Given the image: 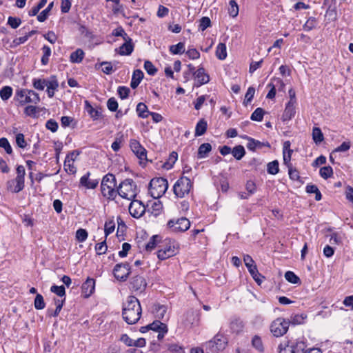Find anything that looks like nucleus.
<instances>
[{"label": "nucleus", "instance_id": "nucleus-1", "mask_svg": "<svg viewBox=\"0 0 353 353\" xmlns=\"http://www.w3.org/2000/svg\"><path fill=\"white\" fill-rule=\"evenodd\" d=\"M123 318L128 324H134L141 315V307L137 298L134 296L128 297L123 306Z\"/></svg>", "mask_w": 353, "mask_h": 353}, {"label": "nucleus", "instance_id": "nucleus-2", "mask_svg": "<svg viewBox=\"0 0 353 353\" xmlns=\"http://www.w3.org/2000/svg\"><path fill=\"white\" fill-rule=\"evenodd\" d=\"M117 179L114 174L108 173L103 176L101 183V192L103 197L114 200L117 197Z\"/></svg>", "mask_w": 353, "mask_h": 353}, {"label": "nucleus", "instance_id": "nucleus-3", "mask_svg": "<svg viewBox=\"0 0 353 353\" xmlns=\"http://www.w3.org/2000/svg\"><path fill=\"white\" fill-rule=\"evenodd\" d=\"M138 192L137 185L132 179H125L117 187V195L128 200L135 199Z\"/></svg>", "mask_w": 353, "mask_h": 353}, {"label": "nucleus", "instance_id": "nucleus-4", "mask_svg": "<svg viewBox=\"0 0 353 353\" xmlns=\"http://www.w3.org/2000/svg\"><path fill=\"white\" fill-rule=\"evenodd\" d=\"M14 99L17 101L18 106H23L26 103L37 104L41 99L38 93L32 90L18 89L16 91Z\"/></svg>", "mask_w": 353, "mask_h": 353}, {"label": "nucleus", "instance_id": "nucleus-5", "mask_svg": "<svg viewBox=\"0 0 353 353\" xmlns=\"http://www.w3.org/2000/svg\"><path fill=\"white\" fill-rule=\"evenodd\" d=\"M168 188L166 179L158 177L152 179L149 183V194L154 199L161 197Z\"/></svg>", "mask_w": 353, "mask_h": 353}, {"label": "nucleus", "instance_id": "nucleus-6", "mask_svg": "<svg viewBox=\"0 0 353 353\" xmlns=\"http://www.w3.org/2000/svg\"><path fill=\"white\" fill-rule=\"evenodd\" d=\"M192 188V183L187 176L180 177L173 186L174 194L179 198H183L188 195Z\"/></svg>", "mask_w": 353, "mask_h": 353}, {"label": "nucleus", "instance_id": "nucleus-7", "mask_svg": "<svg viewBox=\"0 0 353 353\" xmlns=\"http://www.w3.org/2000/svg\"><path fill=\"white\" fill-rule=\"evenodd\" d=\"M228 344V341L225 336L220 333H218L214 337L205 343L206 349L210 350L212 353H219L223 351Z\"/></svg>", "mask_w": 353, "mask_h": 353}, {"label": "nucleus", "instance_id": "nucleus-8", "mask_svg": "<svg viewBox=\"0 0 353 353\" xmlns=\"http://www.w3.org/2000/svg\"><path fill=\"white\" fill-rule=\"evenodd\" d=\"M290 322L288 319L279 317L273 321L270 325V331L275 337H281L288 332Z\"/></svg>", "mask_w": 353, "mask_h": 353}, {"label": "nucleus", "instance_id": "nucleus-9", "mask_svg": "<svg viewBox=\"0 0 353 353\" xmlns=\"http://www.w3.org/2000/svg\"><path fill=\"white\" fill-rule=\"evenodd\" d=\"M167 225L172 232H185L190 228V222L187 218L181 217L176 220H170Z\"/></svg>", "mask_w": 353, "mask_h": 353}, {"label": "nucleus", "instance_id": "nucleus-10", "mask_svg": "<svg viewBox=\"0 0 353 353\" xmlns=\"http://www.w3.org/2000/svg\"><path fill=\"white\" fill-rule=\"evenodd\" d=\"M183 324L186 327H196L199 325L200 312L199 311L190 310L184 314L182 319Z\"/></svg>", "mask_w": 353, "mask_h": 353}, {"label": "nucleus", "instance_id": "nucleus-11", "mask_svg": "<svg viewBox=\"0 0 353 353\" xmlns=\"http://www.w3.org/2000/svg\"><path fill=\"white\" fill-rule=\"evenodd\" d=\"M130 273V266L128 263H118L113 269L114 277L120 281H126Z\"/></svg>", "mask_w": 353, "mask_h": 353}, {"label": "nucleus", "instance_id": "nucleus-12", "mask_svg": "<svg viewBox=\"0 0 353 353\" xmlns=\"http://www.w3.org/2000/svg\"><path fill=\"white\" fill-rule=\"evenodd\" d=\"M176 252L177 248L174 242L169 241L168 243H165V245L158 250L157 257L159 259L163 261L176 255Z\"/></svg>", "mask_w": 353, "mask_h": 353}, {"label": "nucleus", "instance_id": "nucleus-13", "mask_svg": "<svg viewBox=\"0 0 353 353\" xmlns=\"http://www.w3.org/2000/svg\"><path fill=\"white\" fill-rule=\"evenodd\" d=\"M130 201L131 203H130L128 208L130 215L136 219L141 217L145 211V205L139 200L134 199Z\"/></svg>", "mask_w": 353, "mask_h": 353}, {"label": "nucleus", "instance_id": "nucleus-14", "mask_svg": "<svg viewBox=\"0 0 353 353\" xmlns=\"http://www.w3.org/2000/svg\"><path fill=\"white\" fill-rule=\"evenodd\" d=\"M130 147L132 152L141 161L147 159V151L138 141L136 139H131L130 142Z\"/></svg>", "mask_w": 353, "mask_h": 353}, {"label": "nucleus", "instance_id": "nucleus-15", "mask_svg": "<svg viewBox=\"0 0 353 353\" xmlns=\"http://www.w3.org/2000/svg\"><path fill=\"white\" fill-rule=\"evenodd\" d=\"M147 285L145 279L139 275L134 276L130 282L131 289L137 294L142 293L145 291Z\"/></svg>", "mask_w": 353, "mask_h": 353}, {"label": "nucleus", "instance_id": "nucleus-16", "mask_svg": "<svg viewBox=\"0 0 353 353\" xmlns=\"http://www.w3.org/2000/svg\"><path fill=\"white\" fill-rule=\"evenodd\" d=\"M195 79L194 86L200 87L202 85L206 84L210 81L209 75L205 73V69L203 67L199 68L193 73Z\"/></svg>", "mask_w": 353, "mask_h": 353}, {"label": "nucleus", "instance_id": "nucleus-17", "mask_svg": "<svg viewBox=\"0 0 353 353\" xmlns=\"http://www.w3.org/2000/svg\"><path fill=\"white\" fill-rule=\"evenodd\" d=\"M90 175L91 173L90 172H87L83 175L79 180V186L86 189H95L99 185V180L97 179H90Z\"/></svg>", "mask_w": 353, "mask_h": 353}, {"label": "nucleus", "instance_id": "nucleus-18", "mask_svg": "<svg viewBox=\"0 0 353 353\" xmlns=\"http://www.w3.org/2000/svg\"><path fill=\"white\" fill-rule=\"evenodd\" d=\"M95 290V280L88 277L81 287L82 294L85 298L90 296Z\"/></svg>", "mask_w": 353, "mask_h": 353}, {"label": "nucleus", "instance_id": "nucleus-19", "mask_svg": "<svg viewBox=\"0 0 353 353\" xmlns=\"http://www.w3.org/2000/svg\"><path fill=\"white\" fill-rule=\"evenodd\" d=\"M7 189L13 193H18L21 192L25 187V180L22 179L20 181L15 179L8 181L7 183Z\"/></svg>", "mask_w": 353, "mask_h": 353}, {"label": "nucleus", "instance_id": "nucleus-20", "mask_svg": "<svg viewBox=\"0 0 353 353\" xmlns=\"http://www.w3.org/2000/svg\"><path fill=\"white\" fill-rule=\"evenodd\" d=\"M290 145L291 143L290 141H285L283 145V163L286 166L292 165L291 163V157L293 153V150L290 148Z\"/></svg>", "mask_w": 353, "mask_h": 353}, {"label": "nucleus", "instance_id": "nucleus-21", "mask_svg": "<svg viewBox=\"0 0 353 353\" xmlns=\"http://www.w3.org/2000/svg\"><path fill=\"white\" fill-rule=\"evenodd\" d=\"M296 104L292 103H288L285 105L284 112L282 115V120L288 121L291 120L296 113Z\"/></svg>", "mask_w": 353, "mask_h": 353}, {"label": "nucleus", "instance_id": "nucleus-22", "mask_svg": "<svg viewBox=\"0 0 353 353\" xmlns=\"http://www.w3.org/2000/svg\"><path fill=\"white\" fill-rule=\"evenodd\" d=\"M247 139L248 140L247 148L249 150L255 151L257 148H261L263 147L270 148V144L268 141L261 142L251 137H248Z\"/></svg>", "mask_w": 353, "mask_h": 353}, {"label": "nucleus", "instance_id": "nucleus-23", "mask_svg": "<svg viewBox=\"0 0 353 353\" xmlns=\"http://www.w3.org/2000/svg\"><path fill=\"white\" fill-rule=\"evenodd\" d=\"M59 87V82L55 76H51L49 78L48 83L46 86V92L49 98H52L54 95L55 91Z\"/></svg>", "mask_w": 353, "mask_h": 353}, {"label": "nucleus", "instance_id": "nucleus-24", "mask_svg": "<svg viewBox=\"0 0 353 353\" xmlns=\"http://www.w3.org/2000/svg\"><path fill=\"white\" fill-rule=\"evenodd\" d=\"M125 41V42L119 48V54L122 56L130 55L134 50V45L132 43V39L130 37H128Z\"/></svg>", "mask_w": 353, "mask_h": 353}, {"label": "nucleus", "instance_id": "nucleus-25", "mask_svg": "<svg viewBox=\"0 0 353 353\" xmlns=\"http://www.w3.org/2000/svg\"><path fill=\"white\" fill-rule=\"evenodd\" d=\"M243 327L244 323L240 319L234 318L230 321V330L232 333L239 334L243 331Z\"/></svg>", "mask_w": 353, "mask_h": 353}, {"label": "nucleus", "instance_id": "nucleus-26", "mask_svg": "<svg viewBox=\"0 0 353 353\" xmlns=\"http://www.w3.org/2000/svg\"><path fill=\"white\" fill-rule=\"evenodd\" d=\"M144 77L143 72L139 70H134L132 74L130 86L132 89H135L138 87L141 81H142Z\"/></svg>", "mask_w": 353, "mask_h": 353}, {"label": "nucleus", "instance_id": "nucleus-27", "mask_svg": "<svg viewBox=\"0 0 353 353\" xmlns=\"http://www.w3.org/2000/svg\"><path fill=\"white\" fill-rule=\"evenodd\" d=\"M208 128V123L204 119H200L195 127L194 136L200 137L204 134Z\"/></svg>", "mask_w": 353, "mask_h": 353}, {"label": "nucleus", "instance_id": "nucleus-28", "mask_svg": "<svg viewBox=\"0 0 353 353\" xmlns=\"http://www.w3.org/2000/svg\"><path fill=\"white\" fill-rule=\"evenodd\" d=\"M168 307L165 305L155 304L153 307V313L159 319H163L167 314Z\"/></svg>", "mask_w": 353, "mask_h": 353}, {"label": "nucleus", "instance_id": "nucleus-29", "mask_svg": "<svg viewBox=\"0 0 353 353\" xmlns=\"http://www.w3.org/2000/svg\"><path fill=\"white\" fill-rule=\"evenodd\" d=\"M306 319H307V315L304 313L295 314H292L290 316V319H288V321L290 322V324H292L293 325H296L303 324L305 322V320Z\"/></svg>", "mask_w": 353, "mask_h": 353}, {"label": "nucleus", "instance_id": "nucleus-30", "mask_svg": "<svg viewBox=\"0 0 353 353\" xmlns=\"http://www.w3.org/2000/svg\"><path fill=\"white\" fill-rule=\"evenodd\" d=\"M212 150V145L208 143L201 144L198 149L197 157L203 159L208 157V153Z\"/></svg>", "mask_w": 353, "mask_h": 353}, {"label": "nucleus", "instance_id": "nucleus-31", "mask_svg": "<svg viewBox=\"0 0 353 353\" xmlns=\"http://www.w3.org/2000/svg\"><path fill=\"white\" fill-rule=\"evenodd\" d=\"M136 111L138 117L142 119H146L150 115V112L148 110L147 105L142 102L137 104Z\"/></svg>", "mask_w": 353, "mask_h": 353}, {"label": "nucleus", "instance_id": "nucleus-32", "mask_svg": "<svg viewBox=\"0 0 353 353\" xmlns=\"http://www.w3.org/2000/svg\"><path fill=\"white\" fill-rule=\"evenodd\" d=\"M84 56L85 53L83 50L78 48L70 54V61L72 63H79L83 61Z\"/></svg>", "mask_w": 353, "mask_h": 353}, {"label": "nucleus", "instance_id": "nucleus-33", "mask_svg": "<svg viewBox=\"0 0 353 353\" xmlns=\"http://www.w3.org/2000/svg\"><path fill=\"white\" fill-rule=\"evenodd\" d=\"M216 56L219 60H224L227 57L226 45L224 43H219L216 46Z\"/></svg>", "mask_w": 353, "mask_h": 353}, {"label": "nucleus", "instance_id": "nucleus-34", "mask_svg": "<svg viewBox=\"0 0 353 353\" xmlns=\"http://www.w3.org/2000/svg\"><path fill=\"white\" fill-rule=\"evenodd\" d=\"M49 79H38L34 78L32 79L33 87L38 90H43L45 87L47 86Z\"/></svg>", "mask_w": 353, "mask_h": 353}, {"label": "nucleus", "instance_id": "nucleus-35", "mask_svg": "<svg viewBox=\"0 0 353 353\" xmlns=\"http://www.w3.org/2000/svg\"><path fill=\"white\" fill-rule=\"evenodd\" d=\"M278 349L279 353H294V350H293L291 343L289 341H285L281 343Z\"/></svg>", "mask_w": 353, "mask_h": 353}, {"label": "nucleus", "instance_id": "nucleus-36", "mask_svg": "<svg viewBox=\"0 0 353 353\" xmlns=\"http://www.w3.org/2000/svg\"><path fill=\"white\" fill-rule=\"evenodd\" d=\"M294 353H303L305 351L306 345L302 340H297L296 342H290Z\"/></svg>", "mask_w": 353, "mask_h": 353}, {"label": "nucleus", "instance_id": "nucleus-37", "mask_svg": "<svg viewBox=\"0 0 353 353\" xmlns=\"http://www.w3.org/2000/svg\"><path fill=\"white\" fill-rule=\"evenodd\" d=\"M248 271L254 280L258 283L261 284L263 282L264 277L259 272L256 265L248 269Z\"/></svg>", "mask_w": 353, "mask_h": 353}, {"label": "nucleus", "instance_id": "nucleus-38", "mask_svg": "<svg viewBox=\"0 0 353 353\" xmlns=\"http://www.w3.org/2000/svg\"><path fill=\"white\" fill-rule=\"evenodd\" d=\"M54 6V2H51L48 4V6H47V8L46 9H44L43 11H41L38 15H37V20L39 21V22H43L45 21L48 17V14H49V12H50V10L52 9Z\"/></svg>", "mask_w": 353, "mask_h": 353}, {"label": "nucleus", "instance_id": "nucleus-39", "mask_svg": "<svg viewBox=\"0 0 353 353\" xmlns=\"http://www.w3.org/2000/svg\"><path fill=\"white\" fill-rule=\"evenodd\" d=\"M232 154L236 160H241L245 154V151L243 146L239 145L232 149Z\"/></svg>", "mask_w": 353, "mask_h": 353}, {"label": "nucleus", "instance_id": "nucleus-40", "mask_svg": "<svg viewBox=\"0 0 353 353\" xmlns=\"http://www.w3.org/2000/svg\"><path fill=\"white\" fill-rule=\"evenodd\" d=\"M312 139L316 144H319L323 141V134L322 133L321 130L319 128L315 127L313 128Z\"/></svg>", "mask_w": 353, "mask_h": 353}, {"label": "nucleus", "instance_id": "nucleus-41", "mask_svg": "<svg viewBox=\"0 0 353 353\" xmlns=\"http://www.w3.org/2000/svg\"><path fill=\"white\" fill-rule=\"evenodd\" d=\"M159 236L158 235L152 236L150 239L149 241L145 245V250L148 252L153 250L155 248L157 243L159 241Z\"/></svg>", "mask_w": 353, "mask_h": 353}, {"label": "nucleus", "instance_id": "nucleus-42", "mask_svg": "<svg viewBox=\"0 0 353 353\" xmlns=\"http://www.w3.org/2000/svg\"><path fill=\"white\" fill-rule=\"evenodd\" d=\"M169 50L173 54H182L185 52V44L182 42H179L176 45L170 46Z\"/></svg>", "mask_w": 353, "mask_h": 353}, {"label": "nucleus", "instance_id": "nucleus-43", "mask_svg": "<svg viewBox=\"0 0 353 353\" xmlns=\"http://www.w3.org/2000/svg\"><path fill=\"white\" fill-rule=\"evenodd\" d=\"M43 56L41 57V61L42 65H46L49 62V58L51 55V49L49 46L44 45L42 47Z\"/></svg>", "mask_w": 353, "mask_h": 353}, {"label": "nucleus", "instance_id": "nucleus-44", "mask_svg": "<svg viewBox=\"0 0 353 353\" xmlns=\"http://www.w3.org/2000/svg\"><path fill=\"white\" fill-rule=\"evenodd\" d=\"M12 94V88L10 86H3L0 90V97L3 101H7Z\"/></svg>", "mask_w": 353, "mask_h": 353}, {"label": "nucleus", "instance_id": "nucleus-45", "mask_svg": "<svg viewBox=\"0 0 353 353\" xmlns=\"http://www.w3.org/2000/svg\"><path fill=\"white\" fill-rule=\"evenodd\" d=\"M228 13L232 17H236L239 14V6L235 0L229 2Z\"/></svg>", "mask_w": 353, "mask_h": 353}, {"label": "nucleus", "instance_id": "nucleus-46", "mask_svg": "<svg viewBox=\"0 0 353 353\" xmlns=\"http://www.w3.org/2000/svg\"><path fill=\"white\" fill-rule=\"evenodd\" d=\"M287 168H288V174L290 179L292 181H301L299 172L295 168H294L292 165H288Z\"/></svg>", "mask_w": 353, "mask_h": 353}, {"label": "nucleus", "instance_id": "nucleus-47", "mask_svg": "<svg viewBox=\"0 0 353 353\" xmlns=\"http://www.w3.org/2000/svg\"><path fill=\"white\" fill-rule=\"evenodd\" d=\"M267 171L270 174H276L279 171L278 161L274 160L272 162L268 163L267 165Z\"/></svg>", "mask_w": 353, "mask_h": 353}, {"label": "nucleus", "instance_id": "nucleus-48", "mask_svg": "<svg viewBox=\"0 0 353 353\" xmlns=\"http://www.w3.org/2000/svg\"><path fill=\"white\" fill-rule=\"evenodd\" d=\"M285 278L288 282L293 284H298L301 283L299 277L292 271L286 272L285 274Z\"/></svg>", "mask_w": 353, "mask_h": 353}, {"label": "nucleus", "instance_id": "nucleus-49", "mask_svg": "<svg viewBox=\"0 0 353 353\" xmlns=\"http://www.w3.org/2000/svg\"><path fill=\"white\" fill-rule=\"evenodd\" d=\"M65 170L71 174H74L77 172V168L74 165V162H70L68 157H65L64 161Z\"/></svg>", "mask_w": 353, "mask_h": 353}, {"label": "nucleus", "instance_id": "nucleus-50", "mask_svg": "<svg viewBox=\"0 0 353 353\" xmlns=\"http://www.w3.org/2000/svg\"><path fill=\"white\" fill-rule=\"evenodd\" d=\"M320 176L324 179L331 177L333 174V169L331 166H324L320 169Z\"/></svg>", "mask_w": 353, "mask_h": 353}, {"label": "nucleus", "instance_id": "nucleus-51", "mask_svg": "<svg viewBox=\"0 0 353 353\" xmlns=\"http://www.w3.org/2000/svg\"><path fill=\"white\" fill-rule=\"evenodd\" d=\"M264 110L261 108H257L252 114L250 119L255 121H261L263 119Z\"/></svg>", "mask_w": 353, "mask_h": 353}, {"label": "nucleus", "instance_id": "nucleus-52", "mask_svg": "<svg viewBox=\"0 0 353 353\" xmlns=\"http://www.w3.org/2000/svg\"><path fill=\"white\" fill-rule=\"evenodd\" d=\"M144 69L149 75L154 76L157 72V69L150 61H145Z\"/></svg>", "mask_w": 353, "mask_h": 353}, {"label": "nucleus", "instance_id": "nucleus-53", "mask_svg": "<svg viewBox=\"0 0 353 353\" xmlns=\"http://www.w3.org/2000/svg\"><path fill=\"white\" fill-rule=\"evenodd\" d=\"M50 291L60 297L65 298V290L63 285L58 286L56 285H53L50 288Z\"/></svg>", "mask_w": 353, "mask_h": 353}, {"label": "nucleus", "instance_id": "nucleus-54", "mask_svg": "<svg viewBox=\"0 0 353 353\" xmlns=\"http://www.w3.org/2000/svg\"><path fill=\"white\" fill-rule=\"evenodd\" d=\"M38 113H39V111L36 106L28 105L24 109V114L26 116H28V117H30L32 118H36L37 117Z\"/></svg>", "mask_w": 353, "mask_h": 353}, {"label": "nucleus", "instance_id": "nucleus-55", "mask_svg": "<svg viewBox=\"0 0 353 353\" xmlns=\"http://www.w3.org/2000/svg\"><path fill=\"white\" fill-rule=\"evenodd\" d=\"M317 25V21L315 17H310L303 26V29L305 31H310L314 28Z\"/></svg>", "mask_w": 353, "mask_h": 353}, {"label": "nucleus", "instance_id": "nucleus-56", "mask_svg": "<svg viewBox=\"0 0 353 353\" xmlns=\"http://www.w3.org/2000/svg\"><path fill=\"white\" fill-rule=\"evenodd\" d=\"M252 344L253 347L254 348H256L259 352H263L264 348H263L262 340H261V337H259V336L256 335L252 338Z\"/></svg>", "mask_w": 353, "mask_h": 353}, {"label": "nucleus", "instance_id": "nucleus-57", "mask_svg": "<svg viewBox=\"0 0 353 353\" xmlns=\"http://www.w3.org/2000/svg\"><path fill=\"white\" fill-rule=\"evenodd\" d=\"M254 93H255V88L254 87H249L247 92H246V94L245 95V99H244V101H243V104L245 105H247L248 103H250L254 96Z\"/></svg>", "mask_w": 353, "mask_h": 353}, {"label": "nucleus", "instance_id": "nucleus-58", "mask_svg": "<svg viewBox=\"0 0 353 353\" xmlns=\"http://www.w3.org/2000/svg\"><path fill=\"white\" fill-rule=\"evenodd\" d=\"M34 307L37 310H42L45 307L46 304L44 302L43 297L41 294H37L34 302Z\"/></svg>", "mask_w": 353, "mask_h": 353}, {"label": "nucleus", "instance_id": "nucleus-59", "mask_svg": "<svg viewBox=\"0 0 353 353\" xmlns=\"http://www.w3.org/2000/svg\"><path fill=\"white\" fill-rule=\"evenodd\" d=\"M211 26V21L208 17H203L199 20V29L201 31L205 30Z\"/></svg>", "mask_w": 353, "mask_h": 353}, {"label": "nucleus", "instance_id": "nucleus-60", "mask_svg": "<svg viewBox=\"0 0 353 353\" xmlns=\"http://www.w3.org/2000/svg\"><path fill=\"white\" fill-rule=\"evenodd\" d=\"M166 326V324L160 321H154L153 323L148 325L150 330H152L154 332H157Z\"/></svg>", "mask_w": 353, "mask_h": 353}, {"label": "nucleus", "instance_id": "nucleus-61", "mask_svg": "<svg viewBox=\"0 0 353 353\" xmlns=\"http://www.w3.org/2000/svg\"><path fill=\"white\" fill-rule=\"evenodd\" d=\"M152 214L154 216H158L162 211V209H163V205H162V203L159 201H154L152 205Z\"/></svg>", "mask_w": 353, "mask_h": 353}, {"label": "nucleus", "instance_id": "nucleus-62", "mask_svg": "<svg viewBox=\"0 0 353 353\" xmlns=\"http://www.w3.org/2000/svg\"><path fill=\"white\" fill-rule=\"evenodd\" d=\"M88 234L85 229H79L76 232V238L79 242H84L88 238Z\"/></svg>", "mask_w": 353, "mask_h": 353}, {"label": "nucleus", "instance_id": "nucleus-63", "mask_svg": "<svg viewBox=\"0 0 353 353\" xmlns=\"http://www.w3.org/2000/svg\"><path fill=\"white\" fill-rule=\"evenodd\" d=\"M114 228H115V223H114V221L111 220V221H106L105 223V226H104V232H105V236H108L109 234L112 233L114 230Z\"/></svg>", "mask_w": 353, "mask_h": 353}, {"label": "nucleus", "instance_id": "nucleus-64", "mask_svg": "<svg viewBox=\"0 0 353 353\" xmlns=\"http://www.w3.org/2000/svg\"><path fill=\"white\" fill-rule=\"evenodd\" d=\"M0 147L3 148L7 154H12V147L6 138L3 137L0 139Z\"/></svg>", "mask_w": 353, "mask_h": 353}]
</instances>
